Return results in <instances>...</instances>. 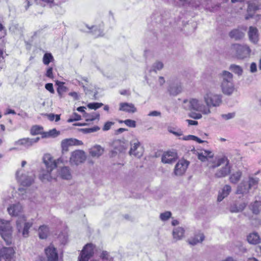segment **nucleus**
<instances>
[{"instance_id":"f257e3e1","label":"nucleus","mask_w":261,"mask_h":261,"mask_svg":"<svg viewBox=\"0 0 261 261\" xmlns=\"http://www.w3.org/2000/svg\"><path fill=\"white\" fill-rule=\"evenodd\" d=\"M198 159L201 162H207V166L210 169L222 166L218 169L215 174L218 178H221L227 175L230 172V167L228 159L223 156L214 159V153L210 150H203L197 153Z\"/></svg>"},{"instance_id":"f03ea898","label":"nucleus","mask_w":261,"mask_h":261,"mask_svg":"<svg viewBox=\"0 0 261 261\" xmlns=\"http://www.w3.org/2000/svg\"><path fill=\"white\" fill-rule=\"evenodd\" d=\"M9 214L12 216L18 217L16 221V227L18 232L22 233L23 237L29 236V229L32 226V223L27 222L25 217L22 214L23 208L19 203L10 205L7 208Z\"/></svg>"},{"instance_id":"7ed1b4c3","label":"nucleus","mask_w":261,"mask_h":261,"mask_svg":"<svg viewBox=\"0 0 261 261\" xmlns=\"http://www.w3.org/2000/svg\"><path fill=\"white\" fill-rule=\"evenodd\" d=\"M43 160L47 170H42L40 172L39 178L43 182L49 181L52 179L50 172L57 167V164L62 161L61 159H59L57 161L54 160L50 154H45L43 156Z\"/></svg>"},{"instance_id":"20e7f679","label":"nucleus","mask_w":261,"mask_h":261,"mask_svg":"<svg viewBox=\"0 0 261 261\" xmlns=\"http://www.w3.org/2000/svg\"><path fill=\"white\" fill-rule=\"evenodd\" d=\"M182 107L186 110H193L200 112L204 115H208L211 113V110L207 107H206L201 101L196 98L184 100Z\"/></svg>"},{"instance_id":"39448f33","label":"nucleus","mask_w":261,"mask_h":261,"mask_svg":"<svg viewBox=\"0 0 261 261\" xmlns=\"http://www.w3.org/2000/svg\"><path fill=\"white\" fill-rule=\"evenodd\" d=\"M203 100L206 107L210 109L211 107H219L222 102V95L211 91H207L203 95Z\"/></svg>"},{"instance_id":"423d86ee","label":"nucleus","mask_w":261,"mask_h":261,"mask_svg":"<svg viewBox=\"0 0 261 261\" xmlns=\"http://www.w3.org/2000/svg\"><path fill=\"white\" fill-rule=\"evenodd\" d=\"M12 231L10 222L0 218V234L7 245L12 242Z\"/></svg>"},{"instance_id":"0eeeda50","label":"nucleus","mask_w":261,"mask_h":261,"mask_svg":"<svg viewBox=\"0 0 261 261\" xmlns=\"http://www.w3.org/2000/svg\"><path fill=\"white\" fill-rule=\"evenodd\" d=\"M86 158L87 156L84 151L76 150L71 152L69 162L71 165L77 166L83 163Z\"/></svg>"},{"instance_id":"6e6552de","label":"nucleus","mask_w":261,"mask_h":261,"mask_svg":"<svg viewBox=\"0 0 261 261\" xmlns=\"http://www.w3.org/2000/svg\"><path fill=\"white\" fill-rule=\"evenodd\" d=\"M232 49L236 52V57L240 59L249 57L251 52V49L246 45L233 44L232 46Z\"/></svg>"},{"instance_id":"1a4fd4ad","label":"nucleus","mask_w":261,"mask_h":261,"mask_svg":"<svg viewBox=\"0 0 261 261\" xmlns=\"http://www.w3.org/2000/svg\"><path fill=\"white\" fill-rule=\"evenodd\" d=\"M130 149L129 154L133 155L136 158H140L141 157L144 152V148L141 145L140 142L137 139H133L130 141Z\"/></svg>"},{"instance_id":"9d476101","label":"nucleus","mask_w":261,"mask_h":261,"mask_svg":"<svg viewBox=\"0 0 261 261\" xmlns=\"http://www.w3.org/2000/svg\"><path fill=\"white\" fill-rule=\"evenodd\" d=\"M247 13L245 15L246 20L252 18L256 10L261 9V0H250L248 3Z\"/></svg>"},{"instance_id":"9b49d317","label":"nucleus","mask_w":261,"mask_h":261,"mask_svg":"<svg viewBox=\"0 0 261 261\" xmlns=\"http://www.w3.org/2000/svg\"><path fill=\"white\" fill-rule=\"evenodd\" d=\"M94 246L92 244H87L84 247L79 257V261H88L94 253Z\"/></svg>"},{"instance_id":"f8f14e48","label":"nucleus","mask_w":261,"mask_h":261,"mask_svg":"<svg viewBox=\"0 0 261 261\" xmlns=\"http://www.w3.org/2000/svg\"><path fill=\"white\" fill-rule=\"evenodd\" d=\"M189 165V161L185 159L179 160L174 167V174L176 176H181L184 175Z\"/></svg>"},{"instance_id":"ddd939ff","label":"nucleus","mask_w":261,"mask_h":261,"mask_svg":"<svg viewBox=\"0 0 261 261\" xmlns=\"http://www.w3.org/2000/svg\"><path fill=\"white\" fill-rule=\"evenodd\" d=\"M15 251L12 247H3L0 249V261H12Z\"/></svg>"},{"instance_id":"4468645a","label":"nucleus","mask_w":261,"mask_h":261,"mask_svg":"<svg viewBox=\"0 0 261 261\" xmlns=\"http://www.w3.org/2000/svg\"><path fill=\"white\" fill-rule=\"evenodd\" d=\"M82 141L76 139L69 138L62 140L61 142V147L62 152H67L68 150V147L71 146H80L83 145Z\"/></svg>"},{"instance_id":"2eb2a0df","label":"nucleus","mask_w":261,"mask_h":261,"mask_svg":"<svg viewBox=\"0 0 261 261\" xmlns=\"http://www.w3.org/2000/svg\"><path fill=\"white\" fill-rule=\"evenodd\" d=\"M177 158V153L174 151H168L164 153L162 157V162L165 164H172Z\"/></svg>"},{"instance_id":"dca6fc26","label":"nucleus","mask_w":261,"mask_h":261,"mask_svg":"<svg viewBox=\"0 0 261 261\" xmlns=\"http://www.w3.org/2000/svg\"><path fill=\"white\" fill-rule=\"evenodd\" d=\"M19 172L20 171H17L16 175L17 178L21 184L24 186H29L31 185L34 181V175L33 174H32L31 175L24 174L19 176Z\"/></svg>"},{"instance_id":"f3484780","label":"nucleus","mask_w":261,"mask_h":261,"mask_svg":"<svg viewBox=\"0 0 261 261\" xmlns=\"http://www.w3.org/2000/svg\"><path fill=\"white\" fill-rule=\"evenodd\" d=\"M45 251L48 261L58 260V254L56 249L53 246H49L45 249Z\"/></svg>"},{"instance_id":"a211bd4d","label":"nucleus","mask_w":261,"mask_h":261,"mask_svg":"<svg viewBox=\"0 0 261 261\" xmlns=\"http://www.w3.org/2000/svg\"><path fill=\"white\" fill-rule=\"evenodd\" d=\"M249 40L256 44L259 40V33L256 27L251 26L249 28L248 32Z\"/></svg>"},{"instance_id":"6ab92c4d","label":"nucleus","mask_w":261,"mask_h":261,"mask_svg":"<svg viewBox=\"0 0 261 261\" xmlns=\"http://www.w3.org/2000/svg\"><path fill=\"white\" fill-rule=\"evenodd\" d=\"M221 87L223 93L227 95H231L234 90L233 82L221 83Z\"/></svg>"},{"instance_id":"aec40b11","label":"nucleus","mask_w":261,"mask_h":261,"mask_svg":"<svg viewBox=\"0 0 261 261\" xmlns=\"http://www.w3.org/2000/svg\"><path fill=\"white\" fill-rule=\"evenodd\" d=\"M119 111L127 113H134L137 112V108L132 103L121 102L119 105Z\"/></svg>"},{"instance_id":"412c9836","label":"nucleus","mask_w":261,"mask_h":261,"mask_svg":"<svg viewBox=\"0 0 261 261\" xmlns=\"http://www.w3.org/2000/svg\"><path fill=\"white\" fill-rule=\"evenodd\" d=\"M244 32L240 28L233 29L229 33V36L235 40H241L244 38Z\"/></svg>"},{"instance_id":"4be33fe9","label":"nucleus","mask_w":261,"mask_h":261,"mask_svg":"<svg viewBox=\"0 0 261 261\" xmlns=\"http://www.w3.org/2000/svg\"><path fill=\"white\" fill-rule=\"evenodd\" d=\"M168 91L171 95L176 96L182 91V87L180 83H173L170 85Z\"/></svg>"},{"instance_id":"5701e85b","label":"nucleus","mask_w":261,"mask_h":261,"mask_svg":"<svg viewBox=\"0 0 261 261\" xmlns=\"http://www.w3.org/2000/svg\"><path fill=\"white\" fill-rule=\"evenodd\" d=\"M104 149L99 145H96L92 147L89 150L90 154L93 157L98 158L101 155Z\"/></svg>"},{"instance_id":"b1692460","label":"nucleus","mask_w":261,"mask_h":261,"mask_svg":"<svg viewBox=\"0 0 261 261\" xmlns=\"http://www.w3.org/2000/svg\"><path fill=\"white\" fill-rule=\"evenodd\" d=\"M247 240L250 244L256 245L260 243L261 239L258 233L253 232L247 236Z\"/></svg>"},{"instance_id":"393cba45","label":"nucleus","mask_w":261,"mask_h":261,"mask_svg":"<svg viewBox=\"0 0 261 261\" xmlns=\"http://www.w3.org/2000/svg\"><path fill=\"white\" fill-rule=\"evenodd\" d=\"M245 202H236L231 205L229 210L231 213H238L244 210L246 206Z\"/></svg>"},{"instance_id":"a878e982","label":"nucleus","mask_w":261,"mask_h":261,"mask_svg":"<svg viewBox=\"0 0 261 261\" xmlns=\"http://www.w3.org/2000/svg\"><path fill=\"white\" fill-rule=\"evenodd\" d=\"M221 83L233 82V75L230 72L224 70L219 75Z\"/></svg>"},{"instance_id":"bb28decb","label":"nucleus","mask_w":261,"mask_h":261,"mask_svg":"<svg viewBox=\"0 0 261 261\" xmlns=\"http://www.w3.org/2000/svg\"><path fill=\"white\" fill-rule=\"evenodd\" d=\"M231 190V187L229 185H225L221 191H220L218 196V201H222L225 197H227Z\"/></svg>"},{"instance_id":"cd10ccee","label":"nucleus","mask_w":261,"mask_h":261,"mask_svg":"<svg viewBox=\"0 0 261 261\" xmlns=\"http://www.w3.org/2000/svg\"><path fill=\"white\" fill-rule=\"evenodd\" d=\"M185 230L183 228L178 227L173 230L172 234L173 239L175 241L182 239L184 236Z\"/></svg>"},{"instance_id":"c85d7f7f","label":"nucleus","mask_w":261,"mask_h":261,"mask_svg":"<svg viewBox=\"0 0 261 261\" xmlns=\"http://www.w3.org/2000/svg\"><path fill=\"white\" fill-rule=\"evenodd\" d=\"M250 189L248 182L242 181L238 186L237 193L238 194H246L248 193Z\"/></svg>"},{"instance_id":"c756f323","label":"nucleus","mask_w":261,"mask_h":261,"mask_svg":"<svg viewBox=\"0 0 261 261\" xmlns=\"http://www.w3.org/2000/svg\"><path fill=\"white\" fill-rule=\"evenodd\" d=\"M16 146H22L26 148H28L32 146L31 138H24L20 139L14 142Z\"/></svg>"},{"instance_id":"7c9ffc66","label":"nucleus","mask_w":261,"mask_h":261,"mask_svg":"<svg viewBox=\"0 0 261 261\" xmlns=\"http://www.w3.org/2000/svg\"><path fill=\"white\" fill-rule=\"evenodd\" d=\"M204 239V236L203 233H199L196 234L194 238L189 241V244L192 245H195L198 243L202 242Z\"/></svg>"},{"instance_id":"2f4dec72","label":"nucleus","mask_w":261,"mask_h":261,"mask_svg":"<svg viewBox=\"0 0 261 261\" xmlns=\"http://www.w3.org/2000/svg\"><path fill=\"white\" fill-rule=\"evenodd\" d=\"M60 175L63 179H69L71 178L70 169L68 167H64L62 168L60 171Z\"/></svg>"},{"instance_id":"473e14b6","label":"nucleus","mask_w":261,"mask_h":261,"mask_svg":"<svg viewBox=\"0 0 261 261\" xmlns=\"http://www.w3.org/2000/svg\"><path fill=\"white\" fill-rule=\"evenodd\" d=\"M83 117L85 118L86 121H92L95 119H99V114L96 113H92L88 114L87 113H84Z\"/></svg>"},{"instance_id":"72a5a7b5","label":"nucleus","mask_w":261,"mask_h":261,"mask_svg":"<svg viewBox=\"0 0 261 261\" xmlns=\"http://www.w3.org/2000/svg\"><path fill=\"white\" fill-rule=\"evenodd\" d=\"M242 174V172L240 170L233 173L229 177L230 181L233 184L237 183L240 180Z\"/></svg>"},{"instance_id":"f704fd0d","label":"nucleus","mask_w":261,"mask_h":261,"mask_svg":"<svg viewBox=\"0 0 261 261\" xmlns=\"http://www.w3.org/2000/svg\"><path fill=\"white\" fill-rule=\"evenodd\" d=\"M48 228L46 226H40L39 228V236L40 239H46L48 233Z\"/></svg>"},{"instance_id":"c9c22d12","label":"nucleus","mask_w":261,"mask_h":261,"mask_svg":"<svg viewBox=\"0 0 261 261\" xmlns=\"http://www.w3.org/2000/svg\"><path fill=\"white\" fill-rule=\"evenodd\" d=\"M260 206L261 202L255 201L250 205V208L253 214H258L260 212Z\"/></svg>"},{"instance_id":"e433bc0d","label":"nucleus","mask_w":261,"mask_h":261,"mask_svg":"<svg viewBox=\"0 0 261 261\" xmlns=\"http://www.w3.org/2000/svg\"><path fill=\"white\" fill-rule=\"evenodd\" d=\"M56 84L58 86L57 92L61 98L62 97V94L67 91V88L64 86L63 82L57 81L56 82Z\"/></svg>"},{"instance_id":"4c0bfd02","label":"nucleus","mask_w":261,"mask_h":261,"mask_svg":"<svg viewBox=\"0 0 261 261\" xmlns=\"http://www.w3.org/2000/svg\"><path fill=\"white\" fill-rule=\"evenodd\" d=\"M115 149L116 152L119 151L120 153L125 152L127 149V146L124 142H117L115 145Z\"/></svg>"},{"instance_id":"58836bf2","label":"nucleus","mask_w":261,"mask_h":261,"mask_svg":"<svg viewBox=\"0 0 261 261\" xmlns=\"http://www.w3.org/2000/svg\"><path fill=\"white\" fill-rule=\"evenodd\" d=\"M229 69L239 76L241 75L243 73V69L239 65L232 64L230 66Z\"/></svg>"},{"instance_id":"ea45409f","label":"nucleus","mask_w":261,"mask_h":261,"mask_svg":"<svg viewBox=\"0 0 261 261\" xmlns=\"http://www.w3.org/2000/svg\"><path fill=\"white\" fill-rule=\"evenodd\" d=\"M54 58L50 53H45L43 57V63L44 65H47L50 62L54 61Z\"/></svg>"},{"instance_id":"a19ab883","label":"nucleus","mask_w":261,"mask_h":261,"mask_svg":"<svg viewBox=\"0 0 261 261\" xmlns=\"http://www.w3.org/2000/svg\"><path fill=\"white\" fill-rule=\"evenodd\" d=\"M43 127L38 125H34L31 129V134L32 135L41 134Z\"/></svg>"},{"instance_id":"79ce46f5","label":"nucleus","mask_w":261,"mask_h":261,"mask_svg":"<svg viewBox=\"0 0 261 261\" xmlns=\"http://www.w3.org/2000/svg\"><path fill=\"white\" fill-rule=\"evenodd\" d=\"M171 216V213L169 211H167L164 213H161L160 216V219L163 221H166L168 220Z\"/></svg>"},{"instance_id":"37998d69","label":"nucleus","mask_w":261,"mask_h":261,"mask_svg":"<svg viewBox=\"0 0 261 261\" xmlns=\"http://www.w3.org/2000/svg\"><path fill=\"white\" fill-rule=\"evenodd\" d=\"M164 66V64L161 62H156L154 63L152 67H153V71L156 72V70H161Z\"/></svg>"},{"instance_id":"c03bdc74","label":"nucleus","mask_w":261,"mask_h":261,"mask_svg":"<svg viewBox=\"0 0 261 261\" xmlns=\"http://www.w3.org/2000/svg\"><path fill=\"white\" fill-rule=\"evenodd\" d=\"M103 106V103L99 102L90 103L88 105V107L90 109L96 110Z\"/></svg>"},{"instance_id":"a18cd8bd","label":"nucleus","mask_w":261,"mask_h":261,"mask_svg":"<svg viewBox=\"0 0 261 261\" xmlns=\"http://www.w3.org/2000/svg\"><path fill=\"white\" fill-rule=\"evenodd\" d=\"M81 119V116L76 113H74L71 117L68 119V122H72L74 121H77Z\"/></svg>"},{"instance_id":"49530a36","label":"nucleus","mask_w":261,"mask_h":261,"mask_svg":"<svg viewBox=\"0 0 261 261\" xmlns=\"http://www.w3.org/2000/svg\"><path fill=\"white\" fill-rule=\"evenodd\" d=\"M258 183V179L257 178L250 177L248 183V186L251 188L256 185Z\"/></svg>"},{"instance_id":"de8ad7c7","label":"nucleus","mask_w":261,"mask_h":261,"mask_svg":"<svg viewBox=\"0 0 261 261\" xmlns=\"http://www.w3.org/2000/svg\"><path fill=\"white\" fill-rule=\"evenodd\" d=\"M127 126L130 127H135L136 126V122L135 120L131 119H126L123 121Z\"/></svg>"},{"instance_id":"09e8293b","label":"nucleus","mask_w":261,"mask_h":261,"mask_svg":"<svg viewBox=\"0 0 261 261\" xmlns=\"http://www.w3.org/2000/svg\"><path fill=\"white\" fill-rule=\"evenodd\" d=\"M86 27L89 29H93V31H92V32L94 35H95L96 37H98L101 35V32L100 29H98L97 27H95L94 26L92 27L91 28H89L88 25H86Z\"/></svg>"},{"instance_id":"8fccbe9b","label":"nucleus","mask_w":261,"mask_h":261,"mask_svg":"<svg viewBox=\"0 0 261 261\" xmlns=\"http://www.w3.org/2000/svg\"><path fill=\"white\" fill-rule=\"evenodd\" d=\"M235 115V113H229L226 114H222L221 116L223 119L227 120L234 118Z\"/></svg>"},{"instance_id":"3c124183","label":"nucleus","mask_w":261,"mask_h":261,"mask_svg":"<svg viewBox=\"0 0 261 261\" xmlns=\"http://www.w3.org/2000/svg\"><path fill=\"white\" fill-rule=\"evenodd\" d=\"M114 124V122L111 121H107L104 124V126L102 128V130L103 131H107L109 130L111 126Z\"/></svg>"},{"instance_id":"603ef678","label":"nucleus","mask_w":261,"mask_h":261,"mask_svg":"<svg viewBox=\"0 0 261 261\" xmlns=\"http://www.w3.org/2000/svg\"><path fill=\"white\" fill-rule=\"evenodd\" d=\"M189 116L190 117L195 119H199L202 118V115L201 114L194 112L191 113Z\"/></svg>"},{"instance_id":"864d4df0","label":"nucleus","mask_w":261,"mask_h":261,"mask_svg":"<svg viewBox=\"0 0 261 261\" xmlns=\"http://www.w3.org/2000/svg\"><path fill=\"white\" fill-rule=\"evenodd\" d=\"M46 90L49 91L50 93H54L55 92L53 85L51 83H47L45 85Z\"/></svg>"},{"instance_id":"5fc2aeb1","label":"nucleus","mask_w":261,"mask_h":261,"mask_svg":"<svg viewBox=\"0 0 261 261\" xmlns=\"http://www.w3.org/2000/svg\"><path fill=\"white\" fill-rule=\"evenodd\" d=\"M100 257L103 260H106L105 261L109 260L110 259H109V255L107 251H102V252L101 254Z\"/></svg>"},{"instance_id":"6e6d98bb","label":"nucleus","mask_w":261,"mask_h":261,"mask_svg":"<svg viewBox=\"0 0 261 261\" xmlns=\"http://www.w3.org/2000/svg\"><path fill=\"white\" fill-rule=\"evenodd\" d=\"M45 75L50 79L53 78V68L49 67L47 69Z\"/></svg>"},{"instance_id":"4d7b16f0","label":"nucleus","mask_w":261,"mask_h":261,"mask_svg":"<svg viewBox=\"0 0 261 261\" xmlns=\"http://www.w3.org/2000/svg\"><path fill=\"white\" fill-rule=\"evenodd\" d=\"M161 113L159 111H153L150 112L148 114V116H161Z\"/></svg>"},{"instance_id":"13d9d810","label":"nucleus","mask_w":261,"mask_h":261,"mask_svg":"<svg viewBox=\"0 0 261 261\" xmlns=\"http://www.w3.org/2000/svg\"><path fill=\"white\" fill-rule=\"evenodd\" d=\"M168 131L170 133L174 134L176 136H180L182 135V133L181 130H178V131L176 132V131L173 130L171 128H169V129H168Z\"/></svg>"},{"instance_id":"bf43d9fd","label":"nucleus","mask_w":261,"mask_h":261,"mask_svg":"<svg viewBox=\"0 0 261 261\" xmlns=\"http://www.w3.org/2000/svg\"><path fill=\"white\" fill-rule=\"evenodd\" d=\"M257 71V67L256 64L253 62L250 65V71L252 73L255 72Z\"/></svg>"},{"instance_id":"052dcab7","label":"nucleus","mask_w":261,"mask_h":261,"mask_svg":"<svg viewBox=\"0 0 261 261\" xmlns=\"http://www.w3.org/2000/svg\"><path fill=\"white\" fill-rule=\"evenodd\" d=\"M189 125H196L198 124V122L197 121L192 120H186Z\"/></svg>"},{"instance_id":"680f3d73","label":"nucleus","mask_w":261,"mask_h":261,"mask_svg":"<svg viewBox=\"0 0 261 261\" xmlns=\"http://www.w3.org/2000/svg\"><path fill=\"white\" fill-rule=\"evenodd\" d=\"M50 132H42V138H47L50 137Z\"/></svg>"},{"instance_id":"e2e57ef3","label":"nucleus","mask_w":261,"mask_h":261,"mask_svg":"<svg viewBox=\"0 0 261 261\" xmlns=\"http://www.w3.org/2000/svg\"><path fill=\"white\" fill-rule=\"evenodd\" d=\"M126 130H127V129L126 128H120L116 130V134H121V133H122L125 131H126Z\"/></svg>"},{"instance_id":"0e129e2a","label":"nucleus","mask_w":261,"mask_h":261,"mask_svg":"<svg viewBox=\"0 0 261 261\" xmlns=\"http://www.w3.org/2000/svg\"><path fill=\"white\" fill-rule=\"evenodd\" d=\"M194 138V135H188V136L185 137L184 138H183V140H193Z\"/></svg>"},{"instance_id":"69168bd1","label":"nucleus","mask_w":261,"mask_h":261,"mask_svg":"<svg viewBox=\"0 0 261 261\" xmlns=\"http://www.w3.org/2000/svg\"><path fill=\"white\" fill-rule=\"evenodd\" d=\"M47 117L50 121H52L55 119V114L52 113L49 114L47 115Z\"/></svg>"},{"instance_id":"338daca9","label":"nucleus","mask_w":261,"mask_h":261,"mask_svg":"<svg viewBox=\"0 0 261 261\" xmlns=\"http://www.w3.org/2000/svg\"><path fill=\"white\" fill-rule=\"evenodd\" d=\"M40 140L39 137H37L36 138H31V142L32 146L35 143H37Z\"/></svg>"},{"instance_id":"774afa93","label":"nucleus","mask_w":261,"mask_h":261,"mask_svg":"<svg viewBox=\"0 0 261 261\" xmlns=\"http://www.w3.org/2000/svg\"><path fill=\"white\" fill-rule=\"evenodd\" d=\"M50 132V137L54 136L56 134L58 135L59 133L57 132L56 129H53L49 131Z\"/></svg>"}]
</instances>
